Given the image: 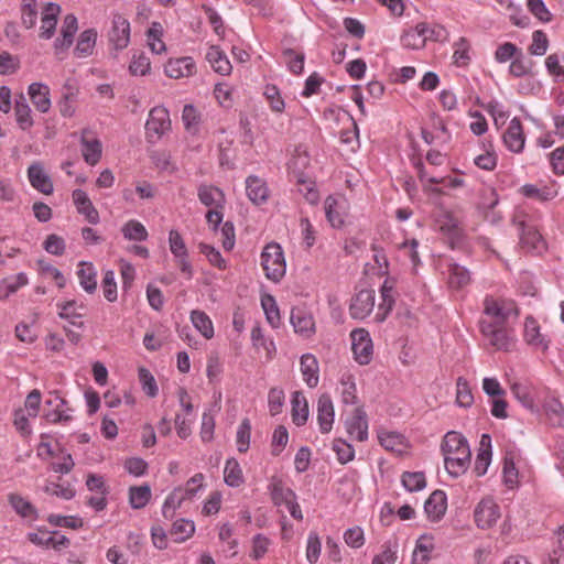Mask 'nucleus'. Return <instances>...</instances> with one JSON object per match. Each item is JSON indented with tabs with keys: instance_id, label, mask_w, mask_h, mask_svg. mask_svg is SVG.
Instances as JSON below:
<instances>
[{
	"instance_id": "1",
	"label": "nucleus",
	"mask_w": 564,
	"mask_h": 564,
	"mask_svg": "<svg viewBox=\"0 0 564 564\" xmlns=\"http://www.w3.org/2000/svg\"><path fill=\"white\" fill-rule=\"evenodd\" d=\"M442 452L447 473L459 477L470 465L471 452L467 440L455 431L447 432L442 442Z\"/></svg>"
},
{
	"instance_id": "2",
	"label": "nucleus",
	"mask_w": 564,
	"mask_h": 564,
	"mask_svg": "<svg viewBox=\"0 0 564 564\" xmlns=\"http://www.w3.org/2000/svg\"><path fill=\"white\" fill-rule=\"evenodd\" d=\"M484 306L485 317L480 322L506 325L511 317L517 318L519 315V310L512 300L487 296Z\"/></svg>"
},
{
	"instance_id": "3",
	"label": "nucleus",
	"mask_w": 564,
	"mask_h": 564,
	"mask_svg": "<svg viewBox=\"0 0 564 564\" xmlns=\"http://www.w3.org/2000/svg\"><path fill=\"white\" fill-rule=\"evenodd\" d=\"M261 265L269 280L279 282L285 274V261L280 245L268 243L261 253Z\"/></svg>"
},
{
	"instance_id": "4",
	"label": "nucleus",
	"mask_w": 564,
	"mask_h": 564,
	"mask_svg": "<svg viewBox=\"0 0 564 564\" xmlns=\"http://www.w3.org/2000/svg\"><path fill=\"white\" fill-rule=\"evenodd\" d=\"M480 330L488 339L489 344L498 350L509 351L514 346L513 338L507 325L480 322Z\"/></svg>"
},
{
	"instance_id": "5",
	"label": "nucleus",
	"mask_w": 564,
	"mask_h": 564,
	"mask_svg": "<svg viewBox=\"0 0 564 564\" xmlns=\"http://www.w3.org/2000/svg\"><path fill=\"white\" fill-rule=\"evenodd\" d=\"M350 337L355 359L360 365H368L371 361L373 352L372 340L369 333L364 328H357L351 332Z\"/></svg>"
},
{
	"instance_id": "6",
	"label": "nucleus",
	"mask_w": 564,
	"mask_h": 564,
	"mask_svg": "<svg viewBox=\"0 0 564 564\" xmlns=\"http://www.w3.org/2000/svg\"><path fill=\"white\" fill-rule=\"evenodd\" d=\"M375 296V290H360L351 299V303L349 305L350 316L355 319H364L365 317H367L373 310Z\"/></svg>"
},
{
	"instance_id": "7",
	"label": "nucleus",
	"mask_w": 564,
	"mask_h": 564,
	"mask_svg": "<svg viewBox=\"0 0 564 564\" xmlns=\"http://www.w3.org/2000/svg\"><path fill=\"white\" fill-rule=\"evenodd\" d=\"M170 126L171 121L167 110L153 108L145 123L147 135L151 141H153V139L158 140L170 129Z\"/></svg>"
},
{
	"instance_id": "8",
	"label": "nucleus",
	"mask_w": 564,
	"mask_h": 564,
	"mask_svg": "<svg viewBox=\"0 0 564 564\" xmlns=\"http://www.w3.org/2000/svg\"><path fill=\"white\" fill-rule=\"evenodd\" d=\"M499 516V507L492 499H482L474 511L475 521L480 529L491 528Z\"/></svg>"
},
{
	"instance_id": "9",
	"label": "nucleus",
	"mask_w": 564,
	"mask_h": 564,
	"mask_svg": "<svg viewBox=\"0 0 564 564\" xmlns=\"http://www.w3.org/2000/svg\"><path fill=\"white\" fill-rule=\"evenodd\" d=\"M291 323L295 333L305 338H310L315 334V322L313 315L301 307H294L291 311Z\"/></svg>"
},
{
	"instance_id": "10",
	"label": "nucleus",
	"mask_w": 564,
	"mask_h": 564,
	"mask_svg": "<svg viewBox=\"0 0 564 564\" xmlns=\"http://www.w3.org/2000/svg\"><path fill=\"white\" fill-rule=\"evenodd\" d=\"M503 143L514 153L522 152L524 148L525 137L519 118L511 119L509 127L503 133Z\"/></svg>"
},
{
	"instance_id": "11",
	"label": "nucleus",
	"mask_w": 564,
	"mask_h": 564,
	"mask_svg": "<svg viewBox=\"0 0 564 564\" xmlns=\"http://www.w3.org/2000/svg\"><path fill=\"white\" fill-rule=\"evenodd\" d=\"M109 41L116 50H123L128 46L130 42V23L127 19L121 15H115Z\"/></svg>"
},
{
	"instance_id": "12",
	"label": "nucleus",
	"mask_w": 564,
	"mask_h": 564,
	"mask_svg": "<svg viewBox=\"0 0 564 564\" xmlns=\"http://www.w3.org/2000/svg\"><path fill=\"white\" fill-rule=\"evenodd\" d=\"M334 416L333 401L328 394L324 393L317 401V421L322 433L326 434L332 431Z\"/></svg>"
},
{
	"instance_id": "13",
	"label": "nucleus",
	"mask_w": 564,
	"mask_h": 564,
	"mask_svg": "<svg viewBox=\"0 0 564 564\" xmlns=\"http://www.w3.org/2000/svg\"><path fill=\"white\" fill-rule=\"evenodd\" d=\"M28 177L31 185L39 192L50 195L53 193V183L41 163L35 162L28 169Z\"/></svg>"
},
{
	"instance_id": "14",
	"label": "nucleus",
	"mask_w": 564,
	"mask_h": 564,
	"mask_svg": "<svg viewBox=\"0 0 564 564\" xmlns=\"http://www.w3.org/2000/svg\"><path fill=\"white\" fill-rule=\"evenodd\" d=\"M347 433L359 442L368 438L367 414L362 408H357L351 419L346 421Z\"/></svg>"
},
{
	"instance_id": "15",
	"label": "nucleus",
	"mask_w": 564,
	"mask_h": 564,
	"mask_svg": "<svg viewBox=\"0 0 564 564\" xmlns=\"http://www.w3.org/2000/svg\"><path fill=\"white\" fill-rule=\"evenodd\" d=\"M197 196L199 202L207 206L214 208H224L226 204V197L224 192L214 186L207 184H200L197 188Z\"/></svg>"
},
{
	"instance_id": "16",
	"label": "nucleus",
	"mask_w": 564,
	"mask_h": 564,
	"mask_svg": "<svg viewBox=\"0 0 564 564\" xmlns=\"http://www.w3.org/2000/svg\"><path fill=\"white\" fill-rule=\"evenodd\" d=\"M195 62L192 57L170 59L164 67L166 76L175 79L191 76L195 73Z\"/></svg>"
},
{
	"instance_id": "17",
	"label": "nucleus",
	"mask_w": 564,
	"mask_h": 564,
	"mask_svg": "<svg viewBox=\"0 0 564 564\" xmlns=\"http://www.w3.org/2000/svg\"><path fill=\"white\" fill-rule=\"evenodd\" d=\"M73 202L77 212L85 216L86 220L90 224L99 223L98 210L94 207L91 200L83 189H75L73 192Z\"/></svg>"
},
{
	"instance_id": "18",
	"label": "nucleus",
	"mask_w": 564,
	"mask_h": 564,
	"mask_svg": "<svg viewBox=\"0 0 564 564\" xmlns=\"http://www.w3.org/2000/svg\"><path fill=\"white\" fill-rule=\"evenodd\" d=\"M59 12L61 7L57 3L48 2L45 6L40 32L41 39L50 40L54 35Z\"/></svg>"
},
{
	"instance_id": "19",
	"label": "nucleus",
	"mask_w": 564,
	"mask_h": 564,
	"mask_svg": "<svg viewBox=\"0 0 564 564\" xmlns=\"http://www.w3.org/2000/svg\"><path fill=\"white\" fill-rule=\"evenodd\" d=\"M246 192L248 198L256 205L267 202L269 197V189L265 182L254 175L247 177Z\"/></svg>"
},
{
	"instance_id": "20",
	"label": "nucleus",
	"mask_w": 564,
	"mask_h": 564,
	"mask_svg": "<svg viewBox=\"0 0 564 564\" xmlns=\"http://www.w3.org/2000/svg\"><path fill=\"white\" fill-rule=\"evenodd\" d=\"M491 437L489 434H482L475 463V473L477 476H484L487 473L488 466L491 462Z\"/></svg>"
},
{
	"instance_id": "21",
	"label": "nucleus",
	"mask_w": 564,
	"mask_h": 564,
	"mask_svg": "<svg viewBox=\"0 0 564 564\" xmlns=\"http://www.w3.org/2000/svg\"><path fill=\"white\" fill-rule=\"evenodd\" d=\"M32 104L35 108L45 113L51 108V99H50V88L45 84L42 83H32L29 86L28 90Z\"/></svg>"
},
{
	"instance_id": "22",
	"label": "nucleus",
	"mask_w": 564,
	"mask_h": 564,
	"mask_svg": "<svg viewBox=\"0 0 564 564\" xmlns=\"http://www.w3.org/2000/svg\"><path fill=\"white\" fill-rule=\"evenodd\" d=\"M519 229L521 230L520 241L523 248L535 251H541L544 248L542 236L535 227L520 221Z\"/></svg>"
},
{
	"instance_id": "23",
	"label": "nucleus",
	"mask_w": 564,
	"mask_h": 564,
	"mask_svg": "<svg viewBox=\"0 0 564 564\" xmlns=\"http://www.w3.org/2000/svg\"><path fill=\"white\" fill-rule=\"evenodd\" d=\"M446 495L442 490H435L431 494L424 503V511L432 520H440L446 511Z\"/></svg>"
},
{
	"instance_id": "24",
	"label": "nucleus",
	"mask_w": 564,
	"mask_h": 564,
	"mask_svg": "<svg viewBox=\"0 0 564 564\" xmlns=\"http://www.w3.org/2000/svg\"><path fill=\"white\" fill-rule=\"evenodd\" d=\"M524 339L529 345L541 350H546L549 347V341L541 334L540 326L533 317H527L525 319Z\"/></svg>"
},
{
	"instance_id": "25",
	"label": "nucleus",
	"mask_w": 564,
	"mask_h": 564,
	"mask_svg": "<svg viewBox=\"0 0 564 564\" xmlns=\"http://www.w3.org/2000/svg\"><path fill=\"white\" fill-rule=\"evenodd\" d=\"M318 361L312 354H305L301 357V371L304 381L310 388H314L318 384Z\"/></svg>"
},
{
	"instance_id": "26",
	"label": "nucleus",
	"mask_w": 564,
	"mask_h": 564,
	"mask_svg": "<svg viewBox=\"0 0 564 564\" xmlns=\"http://www.w3.org/2000/svg\"><path fill=\"white\" fill-rule=\"evenodd\" d=\"M8 501L12 509L22 518H29L32 520H36L39 518V512L36 508L24 497L19 494H9Z\"/></svg>"
},
{
	"instance_id": "27",
	"label": "nucleus",
	"mask_w": 564,
	"mask_h": 564,
	"mask_svg": "<svg viewBox=\"0 0 564 564\" xmlns=\"http://www.w3.org/2000/svg\"><path fill=\"white\" fill-rule=\"evenodd\" d=\"M206 59L209 62L214 70L220 75H229L232 66L218 46H210L206 54Z\"/></svg>"
},
{
	"instance_id": "28",
	"label": "nucleus",
	"mask_w": 564,
	"mask_h": 564,
	"mask_svg": "<svg viewBox=\"0 0 564 564\" xmlns=\"http://www.w3.org/2000/svg\"><path fill=\"white\" fill-rule=\"evenodd\" d=\"M77 29V18L74 14H67L61 29L62 39H56L55 41L56 50L69 47Z\"/></svg>"
},
{
	"instance_id": "29",
	"label": "nucleus",
	"mask_w": 564,
	"mask_h": 564,
	"mask_svg": "<svg viewBox=\"0 0 564 564\" xmlns=\"http://www.w3.org/2000/svg\"><path fill=\"white\" fill-rule=\"evenodd\" d=\"M77 271L79 284L87 293L91 294L97 289V272L90 262L82 261Z\"/></svg>"
},
{
	"instance_id": "30",
	"label": "nucleus",
	"mask_w": 564,
	"mask_h": 564,
	"mask_svg": "<svg viewBox=\"0 0 564 564\" xmlns=\"http://www.w3.org/2000/svg\"><path fill=\"white\" fill-rule=\"evenodd\" d=\"M308 403L302 392L295 391L292 397V421L302 426L308 419Z\"/></svg>"
},
{
	"instance_id": "31",
	"label": "nucleus",
	"mask_w": 564,
	"mask_h": 564,
	"mask_svg": "<svg viewBox=\"0 0 564 564\" xmlns=\"http://www.w3.org/2000/svg\"><path fill=\"white\" fill-rule=\"evenodd\" d=\"M470 282L469 271L458 263L448 264V285L451 289L459 290Z\"/></svg>"
},
{
	"instance_id": "32",
	"label": "nucleus",
	"mask_w": 564,
	"mask_h": 564,
	"mask_svg": "<svg viewBox=\"0 0 564 564\" xmlns=\"http://www.w3.org/2000/svg\"><path fill=\"white\" fill-rule=\"evenodd\" d=\"M380 293H381L382 302L379 305V311H383V313L382 314L378 313L376 315V321L379 323H381L386 319L387 315L392 310V306L394 304L393 284L389 279H387L383 282V284L380 289Z\"/></svg>"
},
{
	"instance_id": "33",
	"label": "nucleus",
	"mask_w": 564,
	"mask_h": 564,
	"mask_svg": "<svg viewBox=\"0 0 564 564\" xmlns=\"http://www.w3.org/2000/svg\"><path fill=\"white\" fill-rule=\"evenodd\" d=\"M195 532V524L187 519L176 520L170 530V536L176 543H182L189 539Z\"/></svg>"
},
{
	"instance_id": "34",
	"label": "nucleus",
	"mask_w": 564,
	"mask_h": 564,
	"mask_svg": "<svg viewBox=\"0 0 564 564\" xmlns=\"http://www.w3.org/2000/svg\"><path fill=\"white\" fill-rule=\"evenodd\" d=\"M82 153L84 160L90 164L95 165L101 156V143L98 139H88L85 133L82 135Z\"/></svg>"
},
{
	"instance_id": "35",
	"label": "nucleus",
	"mask_w": 564,
	"mask_h": 564,
	"mask_svg": "<svg viewBox=\"0 0 564 564\" xmlns=\"http://www.w3.org/2000/svg\"><path fill=\"white\" fill-rule=\"evenodd\" d=\"M14 112L17 122L22 130H29L33 126L32 111L23 95L15 100Z\"/></svg>"
},
{
	"instance_id": "36",
	"label": "nucleus",
	"mask_w": 564,
	"mask_h": 564,
	"mask_svg": "<svg viewBox=\"0 0 564 564\" xmlns=\"http://www.w3.org/2000/svg\"><path fill=\"white\" fill-rule=\"evenodd\" d=\"M191 321L194 327L206 338L210 339L214 336V326L208 315L199 310H194L191 313Z\"/></svg>"
},
{
	"instance_id": "37",
	"label": "nucleus",
	"mask_w": 564,
	"mask_h": 564,
	"mask_svg": "<svg viewBox=\"0 0 564 564\" xmlns=\"http://www.w3.org/2000/svg\"><path fill=\"white\" fill-rule=\"evenodd\" d=\"M61 307V312L58 313L59 317L63 319H68L69 324L76 327H84V322H77L76 318H80L83 314L78 312V310H83L84 305H78L75 301H67L64 304H58Z\"/></svg>"
},
{
	"instance_id": "38",
	"label": "nucleus",
	"mask_w": 564,
	"mask_h": 564,
	"mask_svg": "<svg viewBox=\"0 0 564 564\" xmlns=\"http://www.w3.org/2000/svg\"><path fill=\"white\" fill-rule=\"evenodd\" d=\"M97 40V32L94 29L85 30L78 39L77 45L75 47V53L85 57L93 53Z\"/></svg>"
},
{
	"instance_id": "39",
	"label": "nucleus",
	"mask_w": 564,
	"mask_h": 564,
	"mask_svg": "<svg viewBox=\"0 0 564 564\" xmlns=\"http://www.w3.org/2000/svg\"><path fill=\"white\" fill-rule=\"evenodd\" d=\"M163 28L159 22H152L151 26L147 31L148 44L151 51L155 54L165 52L166 46L162 41Z\"/></svg>"
},
{
	"instance_id": "40",
	"label": "nucleus",
	"mask_w": 564,
	"mask_h": 564,
	"mask_svg": "<svg viewBox=\"0 0 564 564\" xmlns=\"http://www.w3.org/2000/svg\"><path fill=\"white\" fill-rule=\"evenodd\" d=\"M151 498L149 485L132 486L129 489V502L133 509H141L147 506Z\"/></svg>"
},
{
	"instance_id": "41",
	"label": "nucleus",
	"mask_w": 564,
	"mask_h": 564,
	"mask_svg": "<svg viewBox=\"0 0 564 564\" xmlns=\"http://www.w3.org/2000/svg\"><path fill=\"white\" fill-rule=\"evenodd\" d=\"M188 499L185 492L181 488L174 489L165 499L162 508V513L165 519H172L174 512L181 507L182 502Z\"/></svg>"
},
{
	"instance_id": "42",
	"label": "nucleus",
	"mask_w": 564,
	"mask_h": 564,
	"mask_svg": "<svg viewBox=\"0 0 564 564\" xmlns=\"http://www.w3.org/2000/svg\"><path fill=\"white\" fill-rule=\"evenodd\" d=\"M225 482L230 487H239L243 482L242 470L239 463L235 458L226 462L224 469Z\"/></svg>"
},
{
	"instance_id": "43",
	"label": "nucleus",
	"mask_w": 564,
	"mask_h": 564,
	"mask_svg": "<svg viewBox=\"0 0 564 564\" xmlns=\"http://www.w3.org/2000/svg\"><path fill=\"white\" fill-rule=\"evenodd\" d=\"M325 213L327 220L334 228H341L345 224L338 202L328 196L325 200Z\"/></svg>"
},
{
	"instance_id": "44",
	"label": "nucleus",
	"mask_w": 564,
	"mask_h": 564,
	"mask_svg": "<svg viewBox=\"0 0 564 564\" xmlns=\"http://www.w3.org/2000/svg\"><path fill=\"white\" fill-rule=\"evenodd\" d=\"M261 305L264 310V313H265V316H267V321L269 322V324L273 327V328H276L279 327L280 325V312H279V308H278V305H276V302L274 300V297L272 295H264L262 299H261Z\"/></svg>"
},
{
	"instance_id": "45",
	"label": "nucleus",
	"mask_w": 564,
	"mask_h": 564,
	"mask_svg": "<svg viewBox=\"0 0 564 564\" xmlns=\"http://www.w3.org/2000/svg\"><path fill=\"white\" fill-rule=\"evenodd\" d=\"M122 234L126 239L143 241L148 238V231L145 227L137 220H129L122 227Z\"/></svg>"
},
{
	"instance_id": "46",
	"label": "nucleus",
	"mask_w": 564,
	"mask_h": 564,
	"mask_svg": "<svg viewBox=\"0 0 564 564\" xmlns=\"http://www.w3.org/2000/svg\"><path fill=\"white\" fill-rule=\"evenodd\" d=\"M456 388L457 404L463 408H469L474 402V397L467 380L459 377L456 382Z\"/></svg>"
},
{
	"instance_id": "47",
	"label": "nucleus",
	"mask_w": 564,
	"mask_h": 564,
	"mask_svg": "<svg viewBox=\"0 0 564 564\" xmlns=\"http://www.w3.org/2000/svg\"><path fill=\"white\" fill-rule=\"evenodd\" d=\"M25 284H28V278L24 273H19L12 279L3 280L0 284V297H8Z\"/></svg>"
},
{
	"instance_id": "48",
	"label": "nucleus",
	"mask_w": 564,
	"mask_h": 564,
	"mask_svg": "<svg viewBox=\"0 0 564 564\" xmlns=\"http://www.w3.org/2000/svg\"><path fill=\"white\" fill-rule=\"evenodd\" d=\"M549 422L558 427H564V406L557 400H552L545 406Z\"/></svg>"
},
{
	"instance_id": "49",
	"label": "nucleus",
	"mask_w": 564,
	"mask_h": 564,
	"mask_svg": "<svg viewBox=\"0 0 564 564\" xmlns=\"http://www.w3.org/2000/svg\"><path fill=\"white\" fill-rule=\"evenodd\" d=\"M402 484L409 491H419L426 485L425 476L421 471H406L402 475Z\"/></svg>"
},
{
	"instance_id": "50",
	"label": "nucleus",
	"mask_w": 564,
	"mask_h": 564,
	"mask_svg": "<svg viewBox=\"0 0 564 564\" xmlns=\"http://www.w3.org/2000/svg\"><path fill=\"white\" fill-rule=\"evenodd\" d=\"M151 63L144 53L134 54L129 65V70L132 75L144 76L150 72Z\"/></svg>"
},
{
	"instance_id": "51",
	"label": "nucleus",
	"mask_w": 564,
	"mask_h": 564,
	"mask_svg": "<svg viewBox=\"0 0 564 564\" xmlns=\"http://www.w3.org/2000/svg\"><path fill=\"white\" fill-rule=\"evenodd\" d=\"M283 56L285 57V62L290 72L299 75L303 72L304 68V54L295 53L292 48H286L283 51Z\"/></svg>"
},
{
	"instance_id": "52",
	"label": "nucleus",
	"mask_w": 564,
	"mask_h": 564,
	"mask_svg": "<svg viewBox=\"0 0 564 564\" xmlns=\"http://www.w3.org/2000/svg\"><path fill=\"white\" fill-rule=\"evenodd\" d=\"M549 47V40L546 34L542 30H536L532 35V44L529 47V52L532 55L542 56L546 53Z\"/></svg>"
},
{
	"instance_id": "53",
	"label": "nucleus",
	"mask_w": 564,
	"mask_h": 564,
	"mask_svg": "<svg viewBox=\"0 0 564 564\" xmlns=\"http://www.w3.org/2000/svg\"><path fill=\"white\" fill-rule=\"evenodd\" d=\"M251 425L248 419H243L237 431V446L240 453H246L250 445Z\"/></svg>"
},
{
	"instance_id": "54",
	"label": "nucleus",
	"mask_w": 564,
	"mask_h": 564,
	"mask_svg": "<svg viewBox=\"0 0 564 564\" xmlns=\"http://www.w3.org/2000/svg\"><path fill=\"white\" fill-rule=\"evenodd\" d=\"M199 251L206 256L209 263L219 269H226V260L221 257L220 252L213 246L200 242L198 245Z\"/></svg>"
},
{
	"instance_id": "55",
	"label": "nucleus",
	"mask_w": 564,
	"mask_h": 564,
	"mask_svg": "<svg viewBox=\"0 0 564 564\" xmlns=\"http://www.w3.org/2000/svg\"><path fill=\"white\" fill-rule=\"evenodd\" d=\"M380 444L388 451L401 452L400 446L403 444L402 435L395 432H381L379 434Z\"/></svg>"
},
{
	"instance_id": "56",
	"label": "nucleus",
	"mask_w": 564,
	"mask_h": 564,
	"mask_svg": "<svg viewBox=\"0 0 564 564\" xmlns=\"http://www.w3.org/2000/svg\"><path fill=\"white\" fill-rule=\"evenodd\" d=\"M333 449L336 452L337 458L341 464H347L354 459L355 451L352 446L341 438L334 441Z\"/></svg>"
},
{
	"instance_id": "57",
	"label": "nucleus",
	"mask_w": 564,
	"mask_h": 564,
	"mask_svg": "<svg viewBox=\"0 0 564 564\" xmlns=\"http://www.w3.org/2000/svg\"><path fill=\"white\" fill-rule=\"evenodd\" d=\"M289 441V433L283 425L278 426L272 436V455L279 456Z\"/></svg>"
},
{
	"instance_id": "58",
	"label": "nucleus",
	"mask_w": 564,
	"mask_h": 564,
	"mask_svg": "<svg viewBox=\"0 0 564 564\" xmlns=\"http://www.w3.org/2000/svg\"><path fill=\"white\" fill-rule=\"evenodd\" d=\"M440 229L444 235L448 236L452 241L458 240L462 236L458 223L449 215L445 216L444 219L440 221Z\"/></svg>"
},
{
	"instance_id": "59",
	"label": "nucleus",
	"mask_w": 564,
	"mask_h": 564,
	"mask_svg": "<svg viewBox=\"0 0 564 564\" xmlns=\"http://www.w3.org/2000/svg\"><path fill=\"white\" fill-rule=\"evenodd\" d=\"M43 247L48 253L54 256H62L66 249L65 240L55 234L46 237Z\"/></svg>"
},
{
	"instance_id": "60",
	"label": "nucleus",
	"mask_w": 564,
	"mask_h": 564,
	"mask_svg": "<svg viewBox=\"0 0 564 564\" xmlns=\"http://www.w3.org/2000/svg\"><path fill=\"white\" fill-rule=\"evenodd\" d=\"M43 491L47 495L56 496L65 500H69L75 496V489L73 487L55 482L47 484L43 488Z\"/></svg>"
},
{
	"instance_id": "61",
	"label": "nucleus",
	"mask_w": 564,
	"mask_h": 564,
	"mask_svg": "<svg viewBox=\"0 0 564 564\" xmlns=\"http://www.w3.org/2000/svg\"><path fill=\"white\" fill-rule=\"evenodd\" d=\"M321 541L316 532H311L307 538L306 558L311 564L318 561L321 555Z\"/></svg>"
},
{
	"instance_id": "62",
	"label": "nucleus",
	"mask_w": 564,
	"mask_h": 564,
	"mask_svg": "<svg viewBox=\"0 0 564 564\" xmlns=\"http://www.w3.org/2000/svg\"><path fill=\"white\" fill-rule=\"evenodd\" d=\"M344 540L348 546L359 549L365 543L364 530L360 527L349 528L344 533Z\"/></svg>"
},
{
	"instance_id": "63",
	"label": "nucleus",
	"mask_w": 564,
	"mask_h": 564,
	"mask_svg": "<svg viewBox=\"0 0 564 564\" xmlns=\"http://www.w3.org/2000/svg\"><path fill=\"white\" fill-rule=\"evenodd\" d=\"M530 69L531 62L524 58L522 52H519V54L514 57L509 67L510 74H512L516 77H522L529 74Z\"/></svg>"
},
{
	"instance_id": "64",
	"label": "nucleus",
	"mask_w": 564,
	"mask_h": 564,
	"mask_svg": "<svg viewBox=\"0 0 564 564\" xmlns=\"http://www.w3.org/2000/svg\"><path fill=\"white\" fill-rule=\"evenodd\" d=\"M550 564H564V528L557 534V543L549 555Z\"/></svg>"
}]
</instances>
